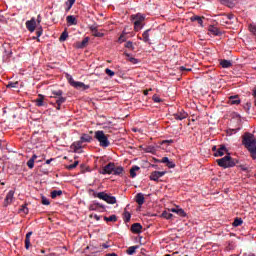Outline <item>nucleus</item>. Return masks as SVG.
Wrapping results in <instances>:
<instances>
[{
    "label": "nucleus",
    "instance_id": "nucleus-43",
    "mask_svg": "<svg viewBox=\"0 0 256 256\" xmlns=\"http://www.w3.org/2000/svg\"><path fill=\"white\" fill-rule=\"evenodd\" d=\"M124 221L126 223H129V221H131V213H129L128 211L124 212Z\"/></svg>",
    "mask_w": 256,
    "mask_h": 256
},
{
    "label": "nucleus",
    "instance_id": "nucleus-37",
    "mask_svg": "<svg viewBox=\"0 0 256 256\" xmlns=\"http://www.w3.org/2000/svg\"><path fill=\"white\" fill-rule=\"evenodd\" d=\"M240 225H243V219L235 218V220L233 222V227H240Z\"/></svg>",
    "mask_w": 256,
    "mask_h": 256
},
{
    "label": "nucleus",
    "instance_id": "nucleus-21",
    "mask_svg": "<svg viewBox=\"0 0 256 256\" xmlns=\"http://www.w3.org/2000/svg\"><path fill=\"white\" fill-rule=\"evenodd\" d=\"M80 141L82 143H91V141H93V137L89 134H82V136L80 137Z\"/></svg>",
    "mask_w": 256,
    "mask_h": 256
},
{
    "label": "nucleus",
    "instance_id": "nucleus-36",
    "mask_svg": "<svg viewBox=\"0 0 256 256\" xmlns=\"http://www.w3.org/2000/svg\"><path fill=\"white\" fill-rule=\"evenodd\" d=\"M209 31H210V33H212V35H221V31H219V28H217V27L211 26L209 28Z\"/></svg>",
    "mask_w": 256,
    "mask_h": 256
},
{
    "label": "nucleus",
    "instance_id": "nucleus-44",
    "mask_svg": "<svg viewBox=\"0 0 256 256\" xmlns=\"http://www.w3.org/2000/svg\"><path fill=\"white\" fill-rule=\"evenodd\" d=\"M19 212L23 213L24 215H27L29 213V208H27V206L25 205H22Z\"/></svg>",
    "mask_w": 256,
    "mask_h": 256
},
{
    "label": "nucleus",
    "instance_id": "nucleus-57",
    "mask_svg": "<svg viewBox=\"0 0 256 256\" xmlns=\"http://www.w3.org/2000/svg\"><path fill=\"white\" fill-rule=\"evenodd\" d=\"M118 41H119V43H125V41H126L125 35H121V36L118 38Z\"/></svg>",
    "mask_w": 256,
    "mask_h": 256
},
{
    "label": "nucleus",
    "instance_id": "nucleus-8",
    "mask_svg": "<svg viewBox=\"0 0 256 256\" xmlns=\"http://www.w3.org/2000/svg\"><path fill=\"white\" fill-rule=\"evenodd\" d=\"M113 171H115V163L110 162L102 168L100 173L101 175H112Z\"/></svg>",
    "mask_w": 256,
    "mask_h": 256
},
{
    "label": "nucleus",
    "instance_id": "nucleus-14",
    "mask_svg": "<svg viewBox=\"0 0 256 256\" xmlns=\"http://www.w3.org/2000/svg\"><path fill=\"white\" fill-rule=\"evenodd\" d=\"M141 229H143V226L141 225V223H134L132 224L130 231H132L136 235H139V233H141Z\"/></svg>",
    "mask_w": 256,
    "mask_h": 256
},
{
    "label": "nucleus",
    "instance_id": "nucleus-53",
    "mask_svg": "<svg viewBox=\"0 0 256 256\" xmlns=\"http://www.w3.org/2000/svg\"><path fill=\"white\" fill-rule=\"evenodd\" d=\"M252 97H253V99H254V105H255V107H256V88H254V89L252 90Z\"/></svg>",
    "mask_w": 256,
    "mask_h": 256
},
{
    "label": "nucleus",
    "instance_id": "nucleus-30",
    "mask_svg": "<svg viewBox=\"0 0 256 256\" xmlns=\"http://www.w3.org/2000/svg\"><path fill=\"white\" fill-rule=\"evenodd\" d=\"M139 169H141L139 166H132V168L130 169V177H132V179H135V177H137V173L135 172L139 171Z\"/></svg>",
    "mask_w": 256,
    "mask_h": 256
},
{
    "label": "nucleus",
    "instance_id": "nucleus-20",
    "mask_svg": "<svg viewBox=\"0 0 256 256\" xmlns=\"http://www.w3.org/2000/svg\"><path fill=\"white\" fill-rule=\"evenodd\" d=\"M172 213H176V215H179V217H187V213H185V210L183 208H172Z\"/></svg>",
    "mask_w": 256,
    "mask_h": 256
},
{
    "label": "nucleus",
    "instance_id": "nucleus-5",
    "mask_svg": "<svg viewBox=\"0 0 256 256\" xmlns=\"http://www.w3.org/2000/svg\"><path fill=\"white\" fill-rule=\"evenodd\" d=\"M235 15L233 14H220L218 21L221 25H231L235 21Z\"/></svg>",
    "mask_w": 256,
    "mask_h": 256
},
{
    "label": "nucleus",
    "instance_id": "nucleus-26",
    "mask_svg": "<svg viewBox=\"0 0 256 256\" xmlns=\"http://www.w3.org/2000/svg\"><path fill=\"white\" fill-rule=\"evenodd\" d=\"M35 159H37V155H33L27 162V167H29V169H33L35 167Z\"/></svg>",
    "mask_w": 256,
    "mask_h": 256
},
{
    "label": "nucleus",
    "instance_id": "nucleus-22",
    "mask_svg": "<svg viewBox=\"0 0 256 256\" xmlns=\"http://www.w3.org/2000/svg\"><path fill=\"white\" fill-rule=\"evenodd\" d=\"M151 29H148L146 31L143 32L142 34V38L140 37L139 39L142 41H144V43H149L150 39H149V33H151Z\"/></svg>",
    "mask_w": 256,
    "mask_h": 256
},
{
    "label": "nucleus",
    "instance_id": "nucleus-6",
    "mask_svg": "<svg viewBox=\"0 0 256 256\" xmlns=\"http://www.w3.org/2000/svg\"><path fill=\"white\" fill-rule=\"evenodd\" d=\"M132 21H134V31H141V29H143V21H145V16L136 14L132 16Z\"/></svg>",
    "mask_w": 256,
    "mask_h": 256
},
{
    "label": "nucleus",
    "instance_id": "nucleus-48",
    "mask_svg": "<svg viewBox=\"0 0 256 256\" xmlns=\"http://www.w3.org/2000/svg\"><path fill=\"white\" fill-rule=\"evenodd\" d=\"M157 163L168 164L169 163V158L168 157H163L161 160H157Z\"/></svg>",
    "mask_w": 256,
    "mask_h": 256
},
{
    "label": "nucleus",
    "instance_id": "nucleus-51",
    "mask_svg": "<svg viewBox=\"0 0 256 256\" xmlns=\"http://www.w3.org/2000/svg\"><path fill=\"white\" fill-rule=\"evenodd\" d=\"M163 217H165V219H171V217H173V214L168 213V212H164Z\"/></svg>",
    "mask_w": 256,
    "mask_h": 256
},
{
    "label": "nucleus",
    "instance_id": "nucleus-60",
    "mask_svg": "<svg viewBox=\"0 0 256 256\" xmlns=\"http://www.w3.org/2000/svg\"><path fill=\"white\" fill-rule=\"evenodd\" d=\"M180 71H191V68H185V66H181Z\"/></svg>",
    "mask_w": 256,
    "mask_h": 256
},
{
    "label": "nucleus",
    "instance_id": "nucleus-15",
    "mask_svg": "<svg viewBox=\"0 0 256 256\" xmlns=\"http://www.w3.org/2000/svg\"><path fill=\"white\" fill-rule=\"evenodd\" d=\"M220 3L226 7H229L230 9H233V7L237 5V0H220Z\"/></svg>",
    "mask_w": 256,
    "mask_h": 256
},
{
    "label": "nucleus",
    "instance_id": "nucleus-16",
    "mask_svg": "<svg viewBox=\"0 0 256 256\" xmlns=\"http://www.w3.org/2000/svg\"><path fill=\"white\" fill-rule=\"evenodd\" d=\"M220 65L223 69H229L230 67H233V62L231 60H220Z\"/></svg>",
    "mask_w": 256,
    "mask_h": 256
},
{
    "label": "nucleus",
    "instance_id": "nucleus-18",
    "mask_svg": "<svg viewBox=\"0 0 256 256\" xmlns=\"http://www.w3.org/2000/svg\"><path fill=\"white\" fill-rule=\"evenodd\" d=\"M135 201L138 205H143L145 203V195H143V193H138L135 196Z\"/></svg>",
    "mask_w": 256,
    "mask_h": 256
},
{
    "label": "nucleus",
    "instance_id": "nucleus-47",
    "mask_svg": "<svg viewBox=\"0 0 256 256\" xmlns=\"http://www.w3.org/2000/svg\"><path fill=\"white\" fill-rule=\"evenodd\" d=\"M166 167H168L169 169H175V164L173 163V161L169 160L166 164Z\"/></svg>",
    "mask_w": 256,
    "mask_h": 256
},
{
    "label": "nucleus",
    "instance_id": "nucleus-7",
    "mask_svg": "<svg viewBox=\"0 0 256 256\" xmlns=\"http://www.w3.org/2000/svg\"><path fill=\"white\" fill-rule=\"evenodd\" d=\"M53 99H56V105H63L65 101H67V98L63 97V91L62 90H53L52 96Z\"/></svg>",
    "mask_w": 256,
    "mask_h": 256
},
{
    "label": "nucleus",
    "instance_id": "nucleus-10",
    "mask_svg": "<svg viewBox=\"0 0 256 256\" xmlns=\"http://www.w3.org/2000/svg\"><path fill=\"white\" fill-rule=\"evenodd\" d=\"M15 195V191L10 190L7 195L6 198L4 200V207H7L8 205H11V203H13V197Z\"/></svg>",
    "mask_w": 256,
    "mask_h": 256
},
{
    "label": "nucleus",
    "instance_id": "nucleus-54",
    "mask_svg": "<svg viewBox=\"0 0 256 256\" xmlns=\"http://www.w3.org/2000/svg\"><path fill=\"white\" fill-rule=\"evenodd\" d=\"M94 204L98 209H105V206L99 202H94Z\"/></svg>",
    "mask_w": 256,
    "mask_h": 256
},
{
    "label": "nucleus",
    "instance_id": "nucleus-58",
    "mask_svg": "<svg viewBox=\"0 0 256 256\" xmlns=\"http://www.w3.org/2000/svg\"><path fill=\"white\" fill-rule=\"evenodd\" d=\"M244 109L246 111H249L251 109V102H247L246 105L244 106Z\"/></svg>",
    "mask_w": 256,
    "mask_h": 256
},
{
    "label": "nucleus",
    "instance_id": "nucleus-64",
    "mask_svg": "<svg viewBox=\"0 0 256 256\" xmlns=\"http://www.w3.org/2000/svg\"><path fill=\"white\" fill-rule=\"evenodd\" d=\"M106 256H117L115 253L107 254Z\"/></svg>",
    "mask_w": 256,
    "mask_h": 256
},
{
    "label": "nucleus",
    "instance_id": "nucleus-35",
    "mask_svg": "<svg viewBox=\"0 0 256 256\" xmlns=\"http://www.w3.org/2000/svg\"><path fill=\"white\" fill-rule=\"evenodd\" d=\"M112 173L113 175H121V173H123V167L121 166L115 167L114 165V170Z\"/></svg>",
    "mask_w": 256,
    "mask_h": 256
},
{
    "label": "nucleus",
    "instance_id": "nucleus-52",
    "mask_svg": "<svg viewBox=\"0 0 256 256\" xmlns=\"http://www.w3.org/2000/svg\"><path fill=\"white\" fill-rule=\"evenodd\" d=\"M152 99H153L154 103H161V98H159V96H157V95H154Z\"/></svg>",
    "mask_w": 256,
    "mask_h": 256
},
{
    "label": "nucleus",
    "instance_id": "nucleus-42",
    "mask_svg": "<svg viewBox=\"0 0 256 256\" xmlns=\"http://www.w3.org/2000/svg\"><path fill=\"white\" fill-rule=\"evenodd\" d=\"M77 165H79V161H75L73 164L66 166V169H68V171H73Z\"/></svg>",
    "mask_w": 256,
    "mask_h": 256
},
{
    "label": "nucleus",
    "instance_id": "nucleus-50",
    "mask_svg": "<svg viewBox=\"0 0 256 256\" xmlns=\"http://www.w3.org/2000/svg\"><path fill=\"white\" fill-rule=\"evenodd\" d=\"M89 209H90V211H99V208H97V206L95 205V203L91 204V205L89 206Z\"/></svg>",
    "mask_w": 256,
    "mask_h": 256
},
{
    "label": "nucleus",
    "instance_id": "nucleus-38",
    "mask_svg": "<svg viewBox=\"0 0 256 256\" xmlns=\"http://www.w3.org/2000/svg\"><path fill=\"white\" fill-rule=\"evenodd\" d=\"M8 89H17V87H19V82H9L7 85Z\"/></svg>",
    "mask_w": 256,
    "mask_h": 256
},
{
    "label": "nucleus",
    "instance_id": "nucleus-59",
    "mask_svg": "<svg viewBox=\"0 0 256 256\" xmlns=\"http://www.w3.org/2000/svg\"><path fill=\"white\" fill-rule=\"evenodd\" d=\"M90 31H92L93 35L98 31L97 26H90Z\"/></svg>",
    "mask_w": 256,
    "mask_h": 256
},
{
    "label": "nucleus",
    "instance_id": "nucleus-27",
    "mask_svg": "<svg viewBox=\"0 0 256 256\" xmlns=\"http://www.w3.org/2000/svg\"><path fill=\"white\" fill-rule=\"evenodd\" d=\"M124 55L128 58V61L132 63V65H137V63H139V60L137 58L131 57V54L125 52Z\"/></svg>",
    "mask_w": 256,
    "mask_h": 256
},
{
    "label": "nucleus",
    "instance_id": "nucleus-62",
    "mask_svg": "<svg viewBox=\"0 0 256 256\" xmlns=\"http://www.w3.org/2000/svg\"><path fill=\"white\" fill-rule=\"evenodd\" d=\"M102 247H103V249H109V245H107V244H102Z\"/></svg>",
    "mask_w": 256,
    "mask_h": 256
},
{
    "label": "nucleus",
    "instance_id": "nucleus-2",
    "mask_svg": "<svg viewBox=\"0 0 256 256\" xmlns=\"http://www.w3.org/2000/svg\"><path fill=\"white\" fill-rule=\"evenodd\" d=\"M216 162L219 165V167H222L223 169H229L231 167H235V165L239 163V160L234 159L233 157L230 156V154H228L223 158L217 159Z\"/></svg>",
    "mask_w": 256,
    "mask_h": 256
},
{
    "label": "nucleus",
    "instance_id": "nucleus-17",
    "mask_svg": "<svg viewBox=\"0 0 256 256\" xmlns=\"http://www.w3.org/2000/svg\"><path fill=\"white\" fill-rule=\"evenodd\" d=\"M72 87H75V89H81L82 91H86V89H89V85H85V83L77 81Z\"/></svg>",
    "mask_w": 256,
    "mask_h": 256
},
{
    "label": "nucleus",
    "instance_id": "nucleus-12",
    "mask_svg": "<svg viewBox=\"0 0 256 256\" xmlns=\"http://www.w3.org/2000/svg\"><path fill=\"white\" fill-rule=\"evenodd\" d=\"M36 27H37V22L34 20V18H32L31 20H28L26 22V29H28V31H30V33H33V31H35Z\"/></svg>",
    "mask_w": 256,
    "mask_h": 256
},
{
    "label": "nucleus",
    "instance_id": "nucleus-40",
    "mask_svg": "<svg viewBox=\"0 0 256 256\" xmlns=\"http://www.w3.org/2000/svg\"><path fill=\"white\" fill-rule=\"evenodd\" d=\"M67 37H69V33H67V31L62 32L59 41L63 42V41H67Z\"/></svg>",
    "mask_w": 256,
    "mask_h": 256
},
{
    "label": "nucleus",
    "instance_id": "nucleus-13",
    "mask_svg": "<svg viewBox=\"0 0 256 256\" xmlns=\"http://www.w3.org/2000/svg\"><path fill=\"white\" fill-rule=\"evenodd\" d=\"M187 112L181 110L180 112L174 113L173 117L176 119V121H183V119H187Z\"/></svg>",
    "mask_w": 256,
    "mask_h": 256
},
{
    "label": "nucleus",
    "instance_id": "nucleus-28",
    "mask_svg": "<svg viewBox=\"0 0 256 256\" xmlns=\"http://www.w3.org/2000/svg\"><path fill=\"white\" fill-rule=\"evenodd\" d=\"M66 21L70 25H77V18H75V16H73V15L67 16Z\"/></svg>",
    "mask_w": 256,
    "mask_h": 256
},
{
    "label": "nucleus",
    "instance_id": "nucleus-55",
    "mask_svg": "<svg viewBox=\"0 0 256 256\" xmlns=\"http://www.w3.org/2000/svg\"><path fill=\"white\" fill-rule=\"evenodd\" d=\"M94 37H104L105 34L99 32L98 30H96V33L93 34Z\"/></svg>",
    "mask_w": 256,
    "mask_h": 256
},
{
    "label": "nucleus",
    "instance_id": "nucleus-3",
    "mask_svg": "<svg viewBox=\"0 0 256 256\" xmlns=\"http://www.w3.org/2000/svg\"><path fill=\"white\" fill-rule=\"evenodd\" d=\"M94 139L99 142L100 147H109L111 145V142H109V136L105 135V132L103 130H98L95 132Z\"/></svg>",
    "mask_w": 256,
    "mask_h": 256
},
{
    "label": "nucleus",
    "instance_id": "nucleus-46",
    "mask_svg": "<svg viewBox=\"0 0 256 256\" xmlns=\"http://www.w3.org/2000/svg\"><path fill=\"white\" fill-rule=\"evenodd\" d=\"M105 73H106V75H108L109 77H114V76H115V72L112 71V70L109 69V68H106V69H105Z\"/></svg>",
    "mask_w": 256,
    "mask_h": 256
},
{
    "label": "nucleus",
    "instance_id": "nucleus-45",
    "mask_svg": "<svg viewBox=\"0 0 256 256\" xmlns=\"http://www.w3.org/2000/svg\"><path fill=\"white\" fill-rule=\"evenodd\" d=\"M43 35V29L40 28L39 30L36 31V36L33 37V39H37V41H40L39 40V37Z\"/></svg>",
    "mask_w": 256,
    "mask_h": 256
},
{
    "label": "nucleus",
    "instance_id": "nucleus-25",
    "mask_svg": "<svg viewBox=\"0 0 256 256\" xmlns=\"http://www.w3.org/2000/svg\"><path fill=\"white\" fill-rule=\"evenodd\" d=\"M43 101H45V96H43L42 94H39L38 98L36 99V106L43 107V105H45Z\"/></svg>",
    "mask_w": 256,
    "mask_h": 256
},
{
    "label": "nucleus",
    "instance_id": "nucleus-33",
    "mask_svg": "<svg viewBox=\"0 0 256 256\" xmlns=\"http://www.w3.org/2000/svg\"><path fill=\"white\" fill-rule=\"evenodd\" d=\"M104 221H106V223H109V222H111V223H116V221H117V216H116V215H111V216H109V217L104 216Z\"/></svg>",
    "mask_w": 256,
    "mask_h": 256
},
{
    "label": "nucleus",
    "instance_id": "nucleus-23",
    "mask_svg": "<svg viewBox=\"0 0 256 256\" xmlns=\"http://www.w3.org/2000/svg\"><path fill=\"white\" fill-rule=\"evenodd\" d=\"M31 235H33V232H28L26 234L25 238V249H29L31 247Z\"/></svg>",
    "mask_w": 256,
    "mask_h": 256
},
{
    "label": "nucleus",
    "instance_id": "nucleus-9",
    "mask_svg": "<svg viewBox=\"0 0 256 256\" xmlns=\"http://www.w3.org/2000/svg\"><path fill=\"white\" fill-rule=\"evenodd\" d=\"M166 173L167 171H153L150 174V181H159V179H161V177L166 175Z\"/></svg>",
    "mask_w": 256,
    "mask_h": 256
},
{
    "label": "nucleus",
    "instance_id": "nucleus-19",
    "mask_svg": "<svg viewBox=\"0 0 256 256\" xmlns=\"http://www.w3.org/2000/svg\"><path fill=\"white\" fill-rule=\"evenodd\" d=\"M83 147V142L81 140L76 141L72 144L71 148L74 150V153H79V149Z\"/></svg>",
    "mask_w": 256,
    "mask_h": 256
},
{
    "label": "nucleus",
    "instance_id": "nucleus-41",
    "mask_svg": "<svg viewBox=\"0 0 256 256\" xmlns=\"http://www.w3.org/2000/svg\"><path fill=\"white\" fill-rule=\"evenodd\" d=\"M124 47H126V49H130L131 51H135V46H133V42L131 41L126 42Z\"/></svg>",
    "mask_w": 256,
    "mask_h": 256
},
{
    "label": "nucleus",
    "instance_id": "nucleus-56",
    "mask_svg": "<svg viewBox=\"0 0 256 256\" xmlns=\"http://www.w3.org/2000/svg\"><path fill=\"white\" fill-rule=\"evenodd\" d=\"M68 81H69V83H70V85L73 87V85H75V80L73 79V77H71V76H69L68 77Z\"/></svg>",
    "mask_w": 256,
    "mask_h": 256
},
{
    "label": "nucleus",
    "instance_id": "nucleus-63",
    "mask_svg": "<svg viewBox=\"0 0 256 256\" xmlns=\"http://www.w3.org/2000/svg\"><path fill=\"white\" fill-rule=\"evenodd\" d=\"M163 143H173V140H164Z\"/></svg>",
    "mask_w": 256,
    "mask_h": 256
},
{
    "label": "nucleus",
    "instance_id": "nucleus-39",
    "mask_svg": "<svg viewBox=\"0 0 256 256\" xmlns=\"http://www.w3.org/2000/svg\"><path fill=\"white\" fill-rule=\"evenodd\" d=\"M66 5H67L66 11H71V7L75 5V0H67Z\"/></svg>",
    "mask_w": 256,
    "mask_h": 256
},
{
    "label": "nucleus",
    "instance_id": "nucleus-1",
    "mask_svg": "<svg viewBox=\"0 0 256 256\" xmlns=\"http://www.w3.org/2000/svg\"><path fill=\"white\" fill-rule=\"evenodd\" d=\"M242 145L248 149L252 159H256V138L253 134L247 132L242 138Z\"/></svg>",
    "mask_w": 256,
    "mask_h": 256
},
{
    "label": "nucleus",
    "instance_id": "nucleus-24",
    "mask_svg": "<svg viewBox=\"0 0 256 256\" xmlns=\"http://www.w3.org/2000/svg\"><path fill=\"white\" fill-rule=\"evenodd\" d=\"M229 103L230 105H239V103H241V99H239V96H230Z\"/></svg>",
    "mask_w": 256,
    "mask_h": 256
},
{
    "label": "nucleus",
    "instance_id": "nucleus-11",
    "mask_svg": "<svg viewBox=\"0 0 256 256\" xmlns=\"http://www.w3.org/2000/svg\"><path fill=\"white\" fill-rule=\"evenodd\" d=\"M230 155L229 152L227 151V147L225 145H220L218 150L214 153V157H223V155Z\"/></svg>",
    "mask_w": 256,
    "mask_h": 256
},
{
    "label": "nucleus",
    "instance_id": "nucleus-31",
    "mask_svg": "<svg viewBox=\"0 0 256 256\" xmlns=\"http://www.w3.org/2000/svg\"><path fill=\"white\" fill-rule=\"evenodd\" d=\"M137 249H139V246H130V247L126 250V253H127V255H135Z\"/></svg>",
    "mask_w": 256,
    "mask_h": 256
},
{
    "label": "nucleus",
    "instance_id": "nucleus-61",
    "mask_svg": "<svg viewBox=\"0 0 256 256\" xmlns=\"http://www.w3.org/2000/svg\"><path fill=\"white\" fill-rule=\"evenodd\" d=\"M218 149H219V148H217V146H213V147H212V151H214V153H217Z\"/></svg>",
    "mask_w": 256,
    "mask_h": 256
},
{
    "label": "nucleus",
    "instance_id": "nucleus-29",
    "mask_svg": "<svg viewBox=\"0 0 256 256\" xmlns=\"http://www.w3.org/2000/svg\"><path fill=\"white\" fill-rule=\"evenodd\" d=\"M89 43V37L84 38L80 43H78V49H85Z\"/></svg>",
    "mask_w": 256,
    "mask_h": 256
},
{
    "label": "nucleus",
    "instance_id": "nucleus-49",
    "mask_svg": "<svg viewBox=\"0 0 256 256\" xmlns=\"http://www.w3.org/2000/svg\"><path fill=\"white\" fill-rule=\"evenodd\" d=\"M42 205H51V202L46 197H42Z\"/></svg>",
    "mask_w": 256,
    "mask_h": 256
},
{
    "label": "nucleus",
    "instance_id": "nucleus-32",
    "mask_svg": "<svg viewBox=\"0 0 256 256\" xmlns=\"http://www.w3.org/2000/svg\"><path fill=\"white\" fill-rule=\"evenodd\" d=\"M203 19H204V17L192 16V17L190 18V21H192V22L197 21V23H198L199 25L203 26Z\"/></svg>",
    "mask_w": 256,
    "mask_h": 256
},
{
    "label": "nucleus",
    "instance_id": "nucleus-34",
    "mask_svg": "<svg viewBox=\"0 0 256 256\" xmlns=\"http://www.w3.org/2000/svg\"><path fill=\"white\" fill-rule=\"evenodd\" d=\"M61 195H63L62 190H54V191L51 192V198L52 199H57V197H61Z\"/></svg>",
    "mask_w": 256,
    "mask_h": 256
},
{
    "label": "nucleus",
    "instance_id": "nucleus-4",
    "mask_svg": "<svg viewBox=\"0 0 256 256\" xmlns=\"http://www.w3.org/2000/svg\"><path fill=\"white\" fill-rule=\"evenodd\" d=\"M94 197L109 203V205H115V203H117V198H115V196H111L105 192L94 193Z\"/></svg>",
    "mask_w": 256,
    "mask_h": 256
}]
</instances>
